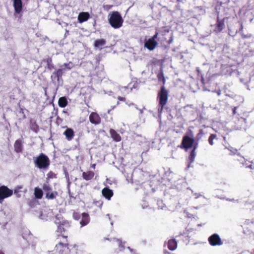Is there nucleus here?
Returning a JSON list of instances; mask_svg holds the SVG:
<instances>
[{
    "label": "nucleus",
    "mask_w": 254,
    "mask_h": 254,
    "mask_svg": "<svg viewBox=\"0 0 254 254\" xmlns=\"http://www.w3.org/2000/svg\"><path fill=\"white\" fill-rule=\"evenodd\" d=\"M192 86L196 85L198 89L214 92L217 90V85L214 80H193Z\"/></svg>",
    "instance_id": "obj_1"
},
{
    "label": "nucleus",
    "mask_w": 254,
    "mask_h": 254,
    "mask_svg": "<svg viewBox=\"0 0 254 254\" xmlns=\"http://www.w3.org/2000/svg\"><path fill=\"white\" fill-rule=\"evenodd\" d=\"M169 96V91L167 90L164 86H161L160 90L158 92L157 96V100L158 101V112L159 114H161L164 107L166 105Z\"/></svg>",
    "instance_id": "obj_2"
},
{
    "label": "nucleus",
    "mask_w": 254,
    "mask_h": 254,
    "mask_svg": "<svg viewBox=\"0 0 254 254\" xmlns=\"http://www.w3.org/2000/svg\"><path fill=\"white\" fill-rule=\"evenodd\" d=\"M55 223L57 226V232L60 233L62 237L67 239V235L65 234L71 228L69 222L65 220L61 221L58 217H56Z\"/></svg>",
    "instance_id": "obj_3"
},
{
    "label": "nucleus",
    "mask_w": 254,
    "mask_h": 254,
    "mask_svg": "<svg viewBox=\"0 0 254 254\" xmlns=\"http://www.w3.org/2000/svg\"><path fill=\"white\" fill-rule=\"evenodd\" d=\"M34 162L39 169H47L50 165V160L48 157L41 153L36 157L34 158Z\"/></svg>",
    "instance_id": "obj_4"
},
{
    "label": "nucleus",
    "mask_w": 254,
    "mask_h": 254,
    "mask_svg": "<svg viewBox=\"0 0 254 254\" xmlns=\"http://www.w3.org/2000/svg\"><path fill=\"white\" fill-rule=\"evenodd\" d=\"M109 22L113 28L118 29L122 26L124 20L119 12L113 11L110 14Z\"/></svg>",
    "instance_id": "obj_5"
},
{
    "label": "nucleus",
    "mask_w": 254,
    "mask_h": 254,
    "mask_svg": "<svg viewBox=\"0 0 254 254\" xmlns=\"http://www.w3.org/2000/svg\"><path fill=\"white\" fill-rule=\"evenodd\" d=\"M72 67V64L69 63L67 64H64L61 65L60 68L56 69L51 75L52 79H60L62 78V76L67 70H70Z\"/></svg>",
    "instance_id": "obj_6"
},
{
    "label": "nucleus",
    "mask_w": 254,
    "mask_h": 254,
    "mask_svg": "<svg viewBox=\"0 0 254 254\" xmlns=\"http://www.w3.org/2000/svg\"><path fill=\"white\" fill-rule=\"evenodd\" d=\"M194 143V138L188 135H186L183 137L181 143L179 147L182 149H184L185 150H187L192 147Z\"/></svg>",
    "instance_id": "obj_7"
},
{
    "label": "nucleus",
    "mask_w": 254,
    "mask_h": 254,
    "mask_svg": "<svg viewBox=\"0 0 254 254\" xmlns=\"http://www.w3.org/2000/svg\"><path fill=\"white\" fill-rule=\"evenodd\" d=\"M13 194V190L9 189L7 186L0 187V203H1L4 199L11 196Z\"/></svg>",
    "instance_id": "obj_8"
},
{
    "label": "nucleus",
    "mask_w": 254,
    "mask_h": 254,
    "mask_svg": "<svg viewBox=\"0 0 254 254\" xmlns=\"http://www.w3.org/2000/svg\"><path fill=\"white\" fill-rule=\"evenodd\" d=\"M209 244L211 246H221L223 244V242L217 234H213L211 235L208 239Z\"/></svg>",
    "instance_id": "obj_9"
},
{
    "label": "nucleus",
    "mask_w": 254,
    "mask_h": 254,
    "mask_svg": "<svg viewBox=\"0 0 254 254\" xmlns=\"http://www.w3.org/2000/svg\"><path fill=\"white\" fill-rule=\"evenodd\" d=\"M89 120L91 124L95 126L99 125L101 122V118L96 112H91L89 115Z\"/></svg>",
    "instance_id": "obj_10"
},
{
    "label": "nucleus",
    "mask_w": 254,
    "mask_h": 254,
    "mask_svg": "<svg viewBox=\"0 0 254 254\" xmlns=\"http://www.w3.org/2000/svg\"><path fill=\"white\" fill-rule=\"evenodd\" d=\"M138 86L137 81H131L127 86H121L120 89L121 91L124 90L126 94H128L131 92L133 88H136Z\"/></svg>",
    "instance_id": "obj_11"
},
{
    "label": "nucleus",
    "mask_w": 254,
    "mask_h": 254,
    "mask_svg": "<svg viewBox=\"0 0 254 254\" xmlns=\"http://www.w3.org/2000/svg\"><path fill=\"white\" fill-rule=\"evenodd\" d=\"M158 45V42L156 40H153L148 39L144 43V47L147 48L149 51L154 50Z\"/></svg>",
    "instance_id": "obj_12"
},
{
    "label": "nucleus",
    "mask_w": 254,
    "mask_h": 254,
    "mask_svg": "<svg viewBox=\"0 0 254 254\" xmlns=\"http://www.w3.org/2000/svg\"><path fill=\"white\" fill-rule=\"evenodd\" d=\"M23 141L22 139H19L15 140L13 146L14 151L16 153H20L22 152L23 149Z\"/></svg>",
    "instance_id": "obj_13"
},
{
    "label": "nucleus",
    "mask_w": 254,
    "mask_h": 254,
    "mask_svg": "<svg viewBox=\"0 0 254 254\" xmlns=\"http://www.w3.org/2000/svg\"><path fill=\"white\" fill-rule=\"evenodd\" d=\"M225 27L224 19L220 20L219 17H217L216 23L215 24V27L214 31L217 33L221 32Z\"/></svg>",
    "instance_id": "obj_14"
},
{
    "label": "nucleus",
    "mask_w": 254,
    "mask_h": 254,
    "mask_svg": "<svg viewBox=\"0 0 254 254\" xmlns=\"http://www.w3.org/2000/svg\"><path fill=\"white\" fill-rule=\"evenodd\" d=\"M165 244H166L168 249L172 251H175L178 247V243L174 238L169 240Z\"/></svg>",
    "instance_id": "obj_15"
},
{
    "label": "nucleus",
    "mask_w": 254,
    "mask_h": 254,
    "mask_svg": "<svg viewBox=\"0 0 254 254\" xmlns=\"http://www.w3.org/2000/svg\"><path fill=\"white\" fill-rule=\"evenodd\" d=\"M102 194L106 199L109 200L113 196L114 193L113 190L108 187H105L102 190Z\"/></svg>",
    "instance_id": "obj_16"
},
{
    "label": "nucleus",
    "mask_w": 254,
    "mask_h": 254,
    "mask_svg": "<svg viewBox=\"0 0 254 254\" xmlns=\"http://www.w3.org/2000/svg\"><path fill=\"white\" fill-rule=\"evenodd\" d=\"M13 7L15 13L19 14L22 10V2L21 0H13Z\"/></svg>",
    "instance_id": "obj_17"
},
{
    "label": "nucleus",
    "mask_w": 254,
    "mask_h": 254,
    "mask_svg": "<svg viewBox=\"0 0 254 254\" xmlns=\"http://www.w3.org/2000/svg\"><path fill=\"white\" fill-rule=\"evenodd\" d=\"M63 134L65 135L66 139L68 141H71L74 136V132L71 128H67L64 132Z\"/></svg>",
    "instance_id": "obj_18"
},
{
    "label": "nucleus",
    "mask_w": 254,
    "mask_h": 254,
    "mask_svg": "<svg viewBox=\"0 0 254 254\" xmlns=\"http://www.w3.org/2000/svg\"><path fill=\"white\" fill-rule=\"evenodd\" d=\"M111 137L114 141L119 142L121 140L122 137L114 129L111 128L109 130Z\"/></svg>",
    "instance_id": "obj_19"
},
{
    "label": "nucleus",
    "mask_w": 254,
    "mask_h": 254,
    "mask_svg": "<svg viewBox=\"0 0 254 254\" xmlns=\"http://www.w3.org/2000/svg\"><path fill=\"white\" fill-rule=\"evenodd\" d=\"M90 17V15L87 12H81L78 16V20L80 23L86 21Z\"/></svg>",
    "instance_id": "obj_20"
},
{
    "label": "nucleus",
    "mask_w": 254,
    "mask_h": 254,
    "mask_svg": "<svg viewBox=\"0 0 254 254\" xmlns=\"http://www.w3.org/2000/svg\"><path fill=\"white\" fill-rule=\"evenodd\" d=\"M95 176V173L92 171H88L82 173V177L86 181L92 180Z\"/></svg>",
    "instance_id": "obj_21"
},
{
    "label": "nucleus",
    "mask_w": 254,
    "mask_h": 254,
    "mask_svg": "<svg viewBox=\"0 0 254 254\" xmlns=\"http://www.w3.org/2000/svg\"><path fill=\"white\" fill-rule=\"evenodd\" d=\"M90 221L89 215L86 213H83L82 214V219L80 222L81 226L86 225Z\"/></svg>",
    "instance_id": "obj_22"
},
{
    "label": "nucleus",
    "mask_w": 254,
    "mask_h": 254,
    "mask_svg": "<svg viewBox=\"0 0 254 254\" xmlns=\"http://www.w3.org/2000/svg\"><path fill=\"white\" fill-rule=\"evenodd\" d=\"M106 43V41L104 39H101L99 40H96L94 44V46L95 49H98L101 48H102V47L104 46Z\"/></svg>",
    "instance_id": "obj_23"
},
{
    "label": "nucleus",
    "mask_w": 254,
    "mask_h": 254,
    "mask_svg": "<svg viewBox=\"0 0 254 254\" xmlns=\"http://www.w3.org/2000/svg\"><path fill=\"white\" fill-rule=\"evenodd\" d=\"M58 195V193L57 191H53L52 190L50 192L46 193L45 197L49 200H53L56 198Z\"/></svg>",
    "instance_id": "obj_24"
},
{
    "label": "nucleus",
    "mask_w": 254,
    "mask_h": 254,
    "mask_svg": "<svg viewBox=\"0 0 254 254\" xmlns=\"http://www.w3.org/2000/svg\"><path fill=\"white\" fill-rule=\"evenodd\" d=\"M55 248L56 251H58L60 253L64 248H68V244H64L62 242H59L57 245H56Z\"/></svg>",
    "instance_id": "obj_25"
},
{
    "label": "nucleus",
    "mask_w": 254,
    "mask_h": 254,
    "mask_svg": "<svg viewBox=\"0 0 254 254\" xmlns=\"http://www.w3.org/2000/svg\"><path fill=\"white\" fill-rule=\"evenodd\" d=\"M34 195L37 199L42 198L43 195V190L39 188H35L34 189Z\"/></svg>",
    "instance_id": "obj_26"
},
{
    "label": "nucleus",
    "mask_w": 254,
    "mask_h": 254,
    "mask_svg": "<svg viewBox=\"0 0 254 254\" xmlns=\"http://www.w3.org/2000/svg\"><path fill=\"white\" fill-rule=\"evenodd\" d=\"M67 101L65 97H62L59 98L58 104L60 107L64 108L67 105Z\"/></svg>",
    "instance_id": "obj_27"
},
{
    "label": "nucleus",
    "mask_w": 254,
    "mask_h": 254,
    "mask_svg": "<svg viewBox=\"0 0 254 254\" xmlns=\"http://www.w3.org/2000/svg\"><path fill=\"white\" fill-rule=\"evenodd\" d=\"M46 63L47 67L51 71L52 70L55 69V66L52 63V59L51 58H47L46 60Z\"/></svg>",
    "instance_id": "obj_28"
},
{
    "label": "nucleus",
    "mask_w": 254,
    "mask_h": 254,
    "mask_svg": "<svg viewBox=\"0 0 254 254\" xmlns=\"http://www.w3.org/2000/svg\"><path fill=\"white\" fill-rule=\"evenodd\" d=\"M195 156L196 152H194V150H191L189 156V161L190 164L194 162Z\"/></svg>",
    "instance_id": "obj_29"
},
{
    "label": "nucleus",
    "mask_w": 254,
    "mask_h": 254,
    "mask_svg": "<svg viewBox=\"0 0 254 254\" xmlns=\"http://www.w3.org/2000/svg\"><path fill=\"white\" fill-rule=\"evenodd\" d=\"M42 188L45 193L52 190V188L48 183H44L42 186Z\"/></svg>",
    "instance_id": "obj_30"
},
{
    "label": "nucleus",
    "mask_w": 254,
    "mask_h": 254,
    "mask_svg": "<svg viewBox=\"0 0 254 254\" xmlns=\"http://www.w3.org/2000/svg\"><path fill=\"white\" fill-rule=\"evenodd\" d=\"M115 242H116L117 245H118L120 251L123 250L125 248L124 244L123 243V242L118 239H115L114 240Z\"/></svg>",
    "instance_id": "obj_31"
},
{
    "label": "nucleus",
    "mask_w": 254,
    "mask_h": 254,
    "mask_svg": "<svg viewBox=\"0 0 254 254\" xmlns=\"http://www.w3.org/2000/svg\"><path fill=\"white\" fill-rule=\"evenodd\" d=\"M217 139V135L215 134H211L208 138V142L210 145L214 144L213 140Z\"/></svg>",
    "instance_id": "obj_32"
},
{
    "label": "nucleus",
    "mask_w": 254,
    "mask_h": 254,
    "mask_svg": "<svg viewBox=\"0 0 254 254\" xmlns=\"http://www.w3.org/2000/svg\"><path fill=\"white\" fill-rule=\"evenodd\" d=\"M204 134L203 131L202 129H200L199 130L198 133L196 134V141L198 142L200 139L202 138L203 135Z\"/></svg>",
    "instance_id": "obj_33"
},
{
    "label": "nucleus",
    "mask_w": 254,
    "mask_h": 254,
    "mask_svg": "<svg viewBox=\"0 0 254 254\" xmlns=\"http://www.w3.org/2000/svg\"><path fill=\"white\" fill-rule=\"evenodd\" d=\"M73 217L75 220H79L80 218V215L78 212H74L73 213Z\"/></svg>",
    "instance_id": "obj_34"
},
{
    "label": "nucleus",
    "mask_w": 254,
    "mask_h": 254,
    "mask_svg": "<svg viewBox=\"0 0 254 254\" xmlns=\"http://www.w3.org/2000/svg\"><path fill=\"white\" fill-rule=\"evenodd\" d=\"M198 142L194 141V143L193 144V146L192 147V149L191 150H194V152H195L196 150L197 149V148L198 147Z\"/></svg>",
    "instance_id": "obj_35"
},
{
    "label": "nucleus",
    "mask_w": 254,
    "mask_h": 254,
    "mask_svg": "<svg viewBox=\"0 0 254 254\" xmlns=\"http://www.w3.org/2000/svg\"><path fill=\"white\" fill-rule=\"evenodd\" d=\"M157 77H158V79H165L164 77L163 76V72L162 71H160L158 73V74L157 75Z\"/></svg>",
    "instance_id": "obj_36"
},
{
    "label": "nucleus",
    "mask_w": 254,
    "mask_h": 254,
    "mask_svg": "<svg viewBox=\"0 0 254 254\" xmlns=\"http://www.w3.org/2000/svg\"><path fill=\"white\" fill-rule=\"evenodd\" d=\"M158 35V32H156L155 34L152 37H151V38H150V39L151 40H156V39L157 38Z\"/></svg>",
    "instance_id": "obj_37"
},
{
    "label": "nucleus",
    "mask_w": 254,
    "mask_h": 254,
    "mask_svg": "<svg viewBox=\"0 0 254 254\" xmlns=\"http://www.w3.org/2000/svg\"><path fill=\"white\" fill-rule=\"evenodd\" d=\"M241 36L243 39H247L251 38L252 36L251 34L245 35L244 34H242Z\"/></svg>",
    "instance_id": "obj_38"
},
{
    "label": "nucleus",
    "mask_w": 254,
    "mask_h": 254,
    "mask_svg": "<svg viewBox=\"0 0 254 254\" xmlns=\"http://www.w3.org/2000/svg\"><path fill=\"white\" fill-rule=\"evenodd\" d=\"M118 99L120 101H123L125 102L126 100V99L125 97H121V96H118Z\"/></svg>",
    "instance_id": "obj_39"
},
{
    "label": "nucleus",
    "mask_w": 254,
    "mask_h": 254,
    "mask_svg": "<svg viewBox=\"0 0 254 254\" xmlns=\"http://www.w3.org/2000/svg\"><path fill=\"white\" fill-rule=\"evenodd\" d=\"M214 92H216L218 96H220L221 95V90L218 87V86H217V90H216V91H214Z\"/></svg>",
    "instance_id": "obj_40"
},
{
    "label": "nucleus",
    "mask_w": 254,
    "mask_h": 254,
    "mask_svg": "<svg viewBox=\"0 0 254 254\" xmlns=\"http://www.w3.org/2000/svg\"><path fill=\"white\" fill-rule=\"evenodd\" d=\"M239 161H240V162L243 164V166L245 165L244 164V162H246L245 160V159L244 158H241L240 160H239Z\"/></svg>",
    "instance_id": "obj_41"
},
{
    "label": "nucleus",
    "mask_w": 254,
    "mask_h": 254,
    "mask_svg": "<svg viewBox=\"0 0 254 254\" xmlns=\"http://www.w3.org/2000/svg\"><path fill=\"white\" fill-rule=\"evenodd\" d=\"M68 194L70 199L71 198L75 199V197L73 196L72 193L70 192L69 190H68Z\"/></svg>",
    "instance_id": "obj_42"
},
{
    "label": "nucleus",
    "mask_w": 254,
    "mask_h": 254,
    "mask_svg": "<svg viewBox=\"0 0 254 254\" xmlns=\"http://www.w3.org/2000/svg\"><path fill=\"white\" fill-rule=\"evenodd\" d=\"M237 107H235L233 108V115H235L236 114V110H237Z\"/></svg>",
    "instance_id": "obj_43"
},
{
    "label": "nucleus",
    "mask_w": 254,
    "mask_h": 254,
    "mask_svg": "<svg viewBox=\"0 0 254 254\" xmlns=\"http://www.w3.org/2000/svg\"><path fill=\"white\" fill-rule=\"evenodd\" d=\"M128 249L129 250V251H130V252L132 253V254H134L135 253V250H134L133 249H131L130 247H128Z\"/></svg>",
    "instance_id": "obj_44"
},
{
    "label": "nucleus",
    "mask_w": 254,
    "mask_h": 254,
    "mask_svg": "<svg viewBox=\"0 0 254 254\" xmlns=\"http://www.w3.org/2000/svg\"><path fill=\"white\" fill-rule=\"evenodd\" d=\"M14 193L16 194V195L17 197H19L20 196V194H19L18 191H17L16 190H14Z\"/></svg>",
    "instance_id": "obj_45"
},
{
    "label": "nucleus",
    "mask_w": 254,
    "mask_h": 254,
    "mask_svg": "<svg viewBox=\"0 0 254 254\" xmlns=\"http://www.w3.org/2000/svg\"><path fill=\"white\" fill-rule=\"evenodd\" d=\"M244 26L243 23L241 24V27L240 28V32H242L243 31Z\"/></svg>",
    "instance_id": "obj_46"
},
{
    "label": "nucleus",
    "mask_w": 254,
    "mask_h": 254,
    "mask_svg": "<svg viewBox=\"0 0 254 254\" xmlns=\"http://www.w3.org/2000/svg\"><path fill=\"white\" fill-rule=\"evenodd\" d=\"M163 253L164 254H171L170 252H169L166 250H164Z\"/></svg>",
    "instance_id": "obj_47"
},
{
    "label": "nucleus",
    "mask_w": 254,
    "mask_h": 254,
    "mask_svg": "<svg viewBox=\"0 0 254 254\" xmlns=\"http://www.w3.org/2000/svg\"><path fill=\"white\" fill-rule=\"evenodd\" d=\"M188 134L190 135V136H192V132L191 130H190L189 132H187Z\"/></svg>",
    "instance_id": "obj_48"
},
{
    "label": "nucleus",
    "mask_w": 254,
    "mask_h": 254,
    "mask_svg": "<svg viewBox=\"0 0 254 254\" xmlns=\"http://www.w3.org/2000/svg\"><path fill=\"white\" fill-rule=\"evenodd\" d=\"M115 107H116V106H113V107H112V109H111L109 110H108V114H110V113L111 111L112 110H113V109L115 108Z\"/></svg>",
    "instance_id": "obj_49"
},
{
    "label": "nucleus",
    "mask_w": 254,
    "mask_h": 254,
    "mask_svg": "<svg viewBox=\"0 0 254 254\" xmlns=\"http://www.w3.org/2000/svg\"><path fill=\"white\" fill-rule=\"evenodd\" d=\"M27 232L28 233V237L30 238V239H31L32 238V235L31 233L29 231H27Z\"/></svg>",
    "instance_id": "obj_50"
},
{
    "label": "nucleus",
    "mask_w": 254,
    "mask_h": 254,
    "mask_svg": "<svg viewBox=\"0 0 254 254\" xmlns=\"http://www.w3.org/2000/svg\"><path fill=\"white\" fill-rule=\"evenodd\" d=\"M252 166L253 165L251 164L249 165L248 166H246V168H250L251 169H253Z\"/></svg>",
    "instance_id": "obj_51"
},
{
    "label": "nucleus",
    "mask_w": 254,
    "mask_h": 254,
    "mask_svg": "<svg viewBox=\"0 0 254 254\" xmlns=\"http://www.w3.org/2000/svg\"><path fill=\"white\" fill-rule=\"evenodd\" d=\"M35 127H36V129H34L35 131H36V129L38 128V127L37 125H35Z\"/></svg>",
    "instance_id": "obj_52"
},
{
    "label": "nucleus",
    "mask_w": 254,
    "mask_h": 254,
    "mask_svg": "<svg viewBox=\"0 0 254 254\" xmlns=\"http://www.w3.org/2000/svg\"><path fill=\"white\" fill-rule=\"evenodd\" d=\"M24 235H25L24 234H23V236H22L23 238L24 239H27V238H26V237H25V236Z\"/></svg>",
    "instance_id": "obj_53"
},
{
    "label": "nucleus",
    "mask_w": 254,
    "mask_h": 254,
    "mask_svg": "<svg viewBox=\"0 0 254 254\" xmlns=\"http://www.w3.org/2000/svg\"><path fill=\"white\" fill-rule=\"evenodd\" d=\"M95 166H96V164H92V168H95Z\"/></svg>",
    "instance_id": "obj_54"
},
{
    "label": "nucleus",
    "mask_w": 254,
    "mask_h": 254,
    "mask_svg": "<svg viewBox=\"0 0 254 254\" xmlns=\"http://www.w3.org/2000/svg\"><path fill=\"white\" fill-rule=\"evenodd\" d=\"M201 79V80L204 79V78H203V77L202 75H201V79Z\"/></svg>",
    "instance_id": "obj_55"
},
{
    "label": "nucleus",
    "mask_w": 254,
    "mask_h": 254,
    "mask_svg": "<svg viewBox=\"0 0 254 254\" xmlns=\"http://www.w3.org/2000/svg\"><path fill=\"white\" fill-rule=\"evenodd\" d=\"M0 254H4V253L2 251H0Z\"/></svg>",
    "instance_id": "obj_56"
},
{
    "label": "nucleus",
    "mask_w": 254,
    "mask_h": 254,
    "mask_svg": "<svg viewBox=\"0 0 254 254\" xmlns=\"http://www.w3.org/2000/svg\"><path fill=\"white\" fill-rule=\"evenodd\" d=\"M163 84H165V80H163Z\"/></svg>",
    "instance_id": "obj_57"
},
{
    "label": "nucleus",
    "mask_w": 254,
    "mask_h": 254,
    "mask_svg": "<svg viewBox=\"0 0 254 254\" xmlns=\"http://www.w3.org/2000/svg\"><path fill=\"white\" fill-rule=\"evenodd\" d=\"M120 104L119 102H117V105H119Z\"/></svg>",
    "instance_id": "obj_58"
}]
</instances>
